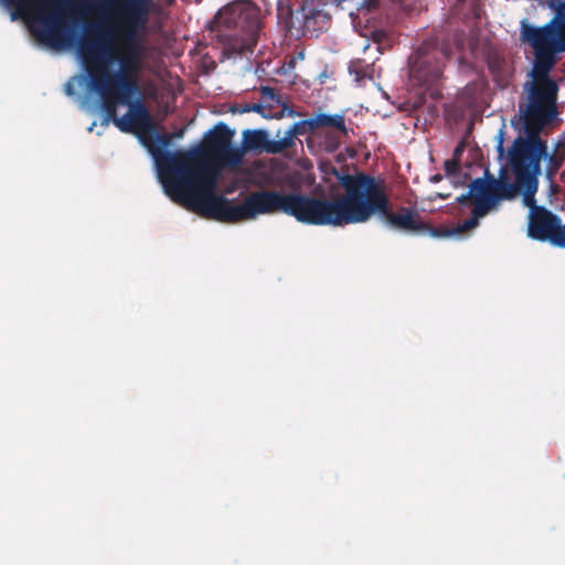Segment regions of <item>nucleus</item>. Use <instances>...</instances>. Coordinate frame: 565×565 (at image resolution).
Returning <instances> with one entry per match:
<instances>
[{
  "label": "nucleus",
  "mask_w": 565,
  "mask_h": 565,
  "mask_svg": "<svg viewBox=\"0 0 565 565\" xmlns=\"http://www.w3.org/2000/svg\"><path fill=\"white\" fill-rule=\"evenodd\" d=\"M142 140L156 161L164 192L171 200L205 218L222 223H238L258 215L274 214L277 190L250 192L241 204H233L216 194L218 170L199 160L198 151H168L173 140L169 132L147 131Z\"/></svg>",
  "instance_id": "f257e3e1"
},
{
  "label": "nucleus",
  "mask_w": 565,
  "mask_h": 565,
  "mask_svg": "<svg viewBox=\"0 0 565 565\" xmlns=\"http://www.w3.org/2000/svg\"><path fill=\"white\" fill-rule=\"evenodd\" d=\"M335 175L344 190L342 195L328 200L302 192L279 191L274 214L282 213L292 216L299 223L316 226L365 223L379 214L391 227L407 233H427L431 237L445 238L446 236L433 235L434 231H452L448 226H430L411 207L401 206L397 212H393L383 181L380 179L364 172H335Z\"/></svg>",
  "instance_id": "f03ea898"
},
{
  "label": "nucleus",
  "mask_w": 565,
  "mask_h": 565,
  "mask_svg": "<svg viewBox=\"0 0 565 565\" xmlns=\"http://www.w3.org/2000/svg\"><path fill=\"white\" fill-rule=\"evenodd\" d=\"M556 64L539 63L534 58L532 76L534 82L529 90V103L525 108H520L524 136H518L505 151L504 132L498 134L497 152L499 159L504 154L544 158L546 156V140L541 138V131L548 125L557 114L556 99L558 86L550 77V72Z\"/></svg>",
  "instance_id": "7ed1b4c3"
},
{
  "label": "nucleus",
  "mask_w": 565,
  "mask_h": 565,
  "mask_svg": "<svg viewBox=\"0 0 565 565\" xmlns=\"http://www.w3.org/2000/svg\"><path fill=\"white\" fill-rule=\"evenodd\" d=\"M78 52L89 77L90 89L99 97L105 96L108 107H111L107 102L108 93H119L121 102L139 93L137 74L141 70V57L124 52L116 56L96 41L81 42Z\"/></svg>",
  "instance_id": "20e7f679"
},
{
  "label": "nucleus",
  "mask_w": 565,
  "mask_h": 565,
  "mask_svg": "<svg viewBox=\"0 0 565 565\" xmlns=\"http://www.w3.org/2000/svg\"><path fill=\"white\" fill-rule=\"evenodd\" d=\"M12 9L11 20L32 19L42 29H32L36 40L53 49L68 46L71 30L65 19L70 0H0Z\"/></svg>",
  "instance_id": "39448f33"
},
{
  "label": "nucleus",
  "mask_w": 565,
  "mask_h": 565,
  "mask_svg": "<svg viewBox=\"0 0 565 565\" xmlns=\"http://www.w3.org/2000/svg\"><path fill=\"white\" fill-rule=\"evenodd\" d=\"M555 15L542 26H534L526 19L520 22V41L533 49L540 64H556L565 53V0L552 1Z\"/></svg>",
  "instance_id": "423d86ee"
},
{
  "label": "nucleus",
  "mask_w": 565,
  "mask_h": 565,
  "mask_svg": "<svg viewBox=\"0 0 565 565\" xmlns=\"http://www.w3.org/2000/svg\"><path fill=\"white\" fill-rule=\"evenodd\" d=\"M486 177L477 178L470 183L471 191L473 192L472 216L456 226H451L452 231L439 232L435 230L433 235L454 236L473 230L479 225V218L486 216L501 200H512L515 198V186L507 179L502 177L495 179L489 175L488 170L486 171Z\"/></svg>",
  "instance_id": "0eeeda50"
},
{
  "label": "nucleus",
  "mask_w": 565,
  "mask_h": 565,
  "mask_svg": "<svg viewBox=\"0 0 565 565\" xmlns=\"http://www.w3.org/2000/svg\"><path fill=\"white\" fill-rule=\"evenodd\" d=\"M115 21L120 26L121 51L142 58L141 34L146 31L153 0H109Z\"/></svg>",
  "instance_id": "6e6552de"
},
{
  "label": "nucleus",
  "mask_w": 565,
  "mask_h": 565,
  "mask_svg": "<svg viewBox=\"0 0 565 565\" xmlns=\"http://www.w3.org/2000/svg\"><path fill=\"white\" fill-rule=\"evenodd\" d=\"M450 50L439 45L437 40L424 41L417 51L409 56V78L413 85L425 87L429 96L437 99L441 96L438 83L443 77L445 62Z\"/></svg>",
  "instance_id": "1a4fd4ad"
},
{
  "label": "nucleus",
  "mask_w": 565,
  "mask_h": 565,
  "mask_svg": "<svg viewBox=\"0 0 565 565\" xmlns=\"http://www.w3.org/2000/svg\"><path fill=\"white\" fill-rule=\"evenodd\" d=\"M107 102L111 107L107 106L106 97H99L102 107L108 120L122 132H143L154 130V122L151 114L140 100L131 102L132 97H127L122 102L119 93H108Z\"/></svg>",
  "instance_id": "9d476101"
},
{
  "label": "nucleus",
  "mask_w": 565,
  "mask_h": 565,
  "mask_svg": "<svg viewBox=\"0 0 565 565\" xmlns=\"http://www.w3.org/2000/svg\"><path fill=\"white\" fill-rule=\"evenodd\" d=\"M505 166L514 177L512 185L515 186V195L522 192L523 203L530 207V214H534V210L541 207L536 205L535 194L539 190V177L542 173V158L505 154Z\"/></svg>",
  "instance_id": "9b49d317"
},
{
  "label": "nucleus",
  "mask_w": 565,
  "mask_h": 565,
  "mask_svg": "<svg viewBox=\"0 0 565 565\" xmlns=\"http://www.w3.org/2000/svg\"><path fill=\"white\" fill-rule=\"evenodd\" d=\"M235 131L226 124L218 122L204 136L203 152L226 166H237L243 160V151L232 146Z\"/></svg>",
  "instance_id": "f8f14e48"
},
{
  "label": "nucleus",
  "mask_w": 565,
  "mask_h": 565,
  "mask_svg": "<svg viewBox=\"0 0 565 565\" xmlns=\"http://www.w3.org/2000/svg\"><path fill=\"white\" fill-rule=\"evenodd\" d=\"M529 236L537 241H548L552 245L563 248L565 246V225L561 218L546 207H536L530 214Z\"/></svg>",
  "instance_id": "ddd939ff"
},
{
  "label": "nucleus",
  "mask_w": 565,
  "mask_h": 565,
  "mask_svg": "<svg viewBox=\"0 0 565 565\" xmlns=\"http://www.w3.org/2000/svg\"><path fill=\"white\" fill-rule=\"evenodd\" d=\"M217 19L226 28L241 30L253 36L259 28L256 9L249 1H235L227 4L220 10Z\"/></svg>",
  "instance_id": "4468645a"
},
{
  "label": "nucleus",
  "mask_w": 565,
  "mask_h": 565,
  "mask_svg": "<svg viewBox=\"0 0 565 565\" xmlns=\"http://www.w3.org/2000/svg\"><path fill=\"white\" fill-rule=\"evenodd\" d=\"M242 151L265 152L268 154L281 153L279 140L269 139V134L265 129H246L243 131Z\"/></svg>",
  "instance_id": "2eb2a0df"
},
{
  "label": "nucleus",
  "mask_w": 565,
  "mask_h": 565,
  "mask_svg": "<svg viewBox=\"0 0 565 565\" xmlns=\"http://www.w3.org/2000/svg\"><path fill=\"white\" fill-rule=\"evenodd\" d=\"M303 17V30L311 34L322 31L329 23L330 15L321 9L312 6L301 8Z\"/></svg>",
  "instance_id": "dca6fc26"
},
{
  "label": "nucleus",
  "mask_w": 565,
  "mask_h": 565,
  "mask_svg": "<svg viewBox=\"0 0 565 565\" xmlns=\"http://www.w3.org/2000/svg\"><path fill=\"white\" fill-rule=\"evenodd\" d=\"M543 159L547 161L544 171L545 179L553 186L555 175L565 162V142L558 141L552 153H548V147L546 146V156Z\"/></svg>",
  "instance_id": "f3484780"
},
{
  "label": "nucleus",
  "mask_w": 565,
  "mask_h": 565,
  "mask_svg": "<svg viewBox=\"0 0 565 565\" xmlns=\"http://www.w3.org/2000/svg\"><path fill=\"white\" fill-rule=\"evenodd\" d=\"M313 122L312 118L303 119L295 122L286 132L285 136L279 140L282 152L288 149L296 147V138L306 134H312Z\"/></svg>",
  "instance_id": "a211bd4d"
},
{
  "label": "nucleus",
  "mask_w": 565,
  "mask_h": 565,
  "mask_svg": "<svg viewBox=\"0 0 565 565\" xmlns=\"http://www.w3.org/2000/svg\"><path fill=\"white\" fill-rule=\"evenodd\" d=\"M311 118L315 131L319 128H332L333 130L340 132L342 136L347 137L349 134L343 114H318Z\"/></svg>",
  "instance_id": "6ab92c4d"
},
{
  "label": "nucleus",
  "mask_w": 565,
  "mask_h": 565,
  "mask_svg": "<svg viewBox=\"0 0 565 565\" xmlns=\"http://www.w3.org/2000/svg\"><path fill=\"white\" fill-rule=\"evenodd\" d=\"M487 65L494 81L503 82L507 77V61L498 51H490L487 55Z\"/></svg>",
  "instance_id": "aec40b11"
},
{
  "label": "nucleus",
  "mask_w": 565,
  "mask_h": 565,
  "mask_svg": "<svg viewBox=\"0 0 565 565\" xmlns=\"http://www.w3.org/2000/svg\"><path fill=\"white\" fill-rule=\"evenodd\" d=\"M349 73L354 77L355 83L362 84L366 78H373V65L364 60H352L349 64Z\"/></svg>",
  "instance_id": "412c9836"
},
{
  "label": "nucleus",
  "mask_w": 565,
  "mask_h": 565,
  "mask_svg": "<svg viewBox=\"0 0 565 565\" xmlns=\"http://www.w3.org/2000/svg\"><path fill=\"white\" fill-rule=\"evenodd\" d=\"M260 90V94H262V103H266V108L268 107L271 111V108L274 107L275 104H279L280 103V97L279 95L276 93V90L270 87V86H260L259 88Z\"/></svg>",
  "instance_id": "4be33fe9"
},
{
  "label": "nucleus",
  "mask_w": 565,
  "mask_h": 565,
  "mask_svg": "<svg viewBox=\"0 0 565 565\" xmlns=\"http://www.w3.org/2000/svg\"><path fill=\"white\" fill-rule=\"evenodd\" d=\"M406 13H418L424 8L425 0H392Z\"/></svg>",
  "instance_id": "5701e85b"
},
{
  "label": "nucleus",
  "mask_w": 565,
  "mask_h": 565,
  "mask_svg": "<svg viewBox=\"0 0 565 565\" xmlns=\"http://www.w3.org/2000/svg\"><path fill=\"white\" fill-rule=\"evenodd\" d=\"M342 10L348 11L350 15L361 12L364 0H334Z\"/></svg>",
  "instance_id": "b1692460"
},
{
  "label": "nucleus",
  "mask_w": 565,
  "mask_h": 565,
  "mask_svg": "<svg viewBox=\"0 0 565 565\" xmlns=\"http://www.w3.org/2000/svg\"><path fill=\"white\" fill-rule=\"evenodd\" d=\"M250 111L257 113V114L262 115L264 118L271 117L270 110H267L266 106L262 102L245 104L244 107L242 108V113H250Z\"/></svg>",
  "instance_id": "393cba45"
},
{
  "label": "nucleus",
  "mask_w": 565,
  "mask_h": 565,
  "mask_svg": "<svg viewBox=\"0 0 565 565\" xmlns=\"http://www.w3.org/2000/svg\"><path fill=\"white\" fill-rule=\"evenodd\" d=\"M445 172L447 175H457L460 172L459 161L456 159L445 161Z\"/></svg>",
  "instance_id": "a878e982"
},
{
  "label": "nucleus",
  "mask_w": 565,
  "mask_h": 565,
  "mask_svg": "<svg viewBox=\"0 0 565 565\" xmlns=\"http://www.w3.org/2000/svg\"><path fill=\"white\" fill-rule=\"evenodd\" d=\"M379 4L380 0H364L361 11L365 10L366 12H371L375 10L379 7Z\"/></svg>",
  "instance_id": "bb28decb"
},
{
  "label": "nucleus",
  "mask_w": 565,
  "mask_h": 565,
  "mask_svg": "<svg viewBox=\"0 0 565 565\" xmlns=\"http://www.w3.org/2000/svg\"><path fill=\"white\" fill-rule=\"evenodd\" d=\"M457 201L461 204H465L467 201H471L473 203V192L471 191V185H469V191L467 193H463L457 198Z\"/></svg>",
  "instance_id": "cd10ccee"
},
{
  "label": "nucleus",
  "mask_w": 565,
  "mask_h": 565,
  "mask_svg": "<svg viewBox=\"0 0 565 565\" xmlns=\"http://www.w3.org/2000/svg\"><path fill=\"white\" fill-rule=\"evenodd\" d=\"M171 135H173V139L174 138L180 139L184 135V128H180L177 131L172 132Z\"/></svg>",
  "instance_id": "c85d7f7f"
},
{
  "label": "nucleus",
  "mask_w": 565,
  "mask_h": 565,
  "mask_svg": "<svg viewBox=\"0 0 565 565\" xmlns=\"http://www.w3.org/2000/svg\"><path fill=\"white\" fill-rule=\"evenodd\" d=\"M65 90H66V94L70 96H72L74 94L73 86L70 83L66 85Z\"/></svg>",
  "instance_id": "c756f323"
},
{
  "label": "nucleus",
  "mask_w": 565,
  "mask_h": 565,
  "mask_svg": "<svg viewBox=\"0 0 565 565\" xmlns=\"http://www.w3.org/2000/svg\"><path fill=\"white\" fill-rule=\"evenodd\" d=\"M232 50H233L234 52H239V53H241V52H243V50H244V45H242V44H241V45H234V46L232 47Z\"/></svg>",
  "instance_id": "7c9ffc66"
},
{
  "label": "nucleus",
  "mask_w": 565,
  "mask_h": 565,
  "mask_svg": "<svg viewBox=\"0 0 565 565\" xmlns=\"http://www.w3.org/2000/svg\"><path fill=\"white\" fill-rule=\"evenodd\" d=\"M284 109H288V110H287V114H288V116H290V117H294V116H295V114H296L291 108H288L286 105L284 106Z\"/></svg>",
  "instance_id": "2f4dec72"
},
{
  "label": "nucleus",
  "mask_w": 565,
  "mask_h": 565,
  "mask_svg": "<svg viewBox=\"0 0 565 565\" xmlns=\"http://www.w3.org/2000/svg\"><path fill=\"white\" fill-rule=\"evenodd\" d=\"M440 180H441V175L440 174H436V175L433 177V181L434 182H438Z\"/></svg>",
  "instance_id": "473e14b6"
},
{
  "label": "nucleus",
  "mask_w": 565,
  "mask_h": 565,
  "mask_svg": "<svg viewBox=\"0 0 565 565\" xmlns=\"http://www.w3.org/2000/svg\"><path fill=\"white\" fill-rule=\"evenodd\" d=\"M559 179L563 183H565V171H562L559 174Z\"/></svg>",
  "instance_id": "72a5a7b5"
},
{
  "label": "nucleus",
  "mask_w": 565,
  "mask_h": 565,
  "mask_svg": "<svg viewBox=\"0 0 565 565\" xmlns=\"http://www.w3.org/2000/svg\"><path fill=\"white\" fill-rule=\"evenodd\" d=\"M458 153H460V148L459 147L456 148V150H455V154H458Z\"/></svg>",
  "instance_id": "f704fd0d"
}]
</instances>
